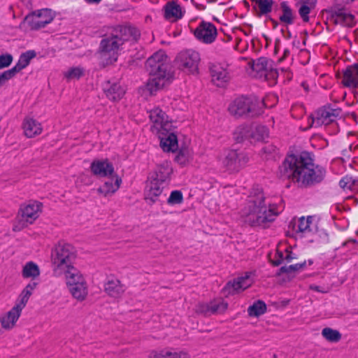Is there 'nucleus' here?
I'll use <instances>...</instances> for the list:
<instances>
[{
	"label": "nucleus",
	"instance_id": "f257e3e1",
	"mask_svg": "<svg viewBox=\"0 0 358 358\" xmlns=\"http://www.w3.org/2000/svg\"><path fill=\"white\" fill-rule=\"evenodd\" d=\"M283 178L292 179L301 186H310L321 182L326 175L325 169L314 163L310 153L287 156L280 166Z\"/></svg>",
	"mask_w": 358,
	"mask_h": 358
},
{
	"label": "nucleus",
	"instance_id": "f03ea898",
	"mask_svg": "<svg viewBox=\"0 0 358 358\" xmlns=\"http://www.w3.org/2000/svg\"><path fill=\"white\" fill-rule=\"evenodd\" d=\"M264 194L259 187L253 188L243 207L240 211L243 220L252 227H263L272 221L279 214L278 206L274 203H266Z\"/></svg>",
	"mask_w": 358,
	"mask_h": 358
},
{
	"label": "nucleus",
	"instance_id": "7ed1b4c3",
	"mask_svg": "<svg viewBox=\"0 0 358 358\" xmlns=\"http://www.w3.org/2000/svg\"><path fill=\"white\" fill-rule=\"evenodd\" d=\"M140 37L139 30L131 26H117L110 35L103 38L100 43V55L104 64L116 62L121 46L125 41H137Z\"/></svg>",
	"mask_w": 358,
	"mask_h": 358
},
{
	"label": "nucleus",
	"instance_id": "20e7f679",
	"mask_svg": "<svg viewBox=\"0 0 358 358\" xmlns=\"http://www.w3.org/2000/svg\"><path fill=\"white\" fill-rule=\"evenodd\" d=\"M145 67L152 76L147 82L145 90L150 94L169 85L173 78L168 57L164 51L155 52L146 61Z\"/></svg>",
	"mask_w": 358,
	"mask_h": 358
},
{
	"label": "nucleus",
	"instance_id": "39448f33",
	"mask_svg": "<svg viewBox=\"0 0 358 358\" xmlns=\"http://www.w3.org/2000/svg\"><path fill=\"white\" fill-rule=\"evenodd\" d=\"M272 106H268L266 100L260 99L255 96H241L229 104L228 110L231 115L237 117H253L261 115L264 107Z\"/></svg>",
	"mask_w": 358,
	"mask_h": 358
},
{
	"label": "nucleus",
	"instance_id": "423d86ee",
	"mask_svg": "<svg viewBox=\"0 0 358 358\" xmlns=\"http://www.w3.org/2000/svg\"><path fill=\"white\" fill-rule=\"evenodd\" d=\"M75 257V250L71 244L59 242L51 252V261L54 272L60 275L62 271L73 266V261Z\"/></svg>",
	"mask_w": 358,
	"mask_h": 358
},
{
	"label": "nucleus",
	"instance_id": "0eeeda50",
	"mask_svg": "<svg viewBox=\"0 0 358 358\" xmlns=\"http://www.w3.org/2000/svg\"><path fill=\"white\" fill-rule=\"evenodd\" d=\"M289 228L293 230L296 236L305 238L308 243L320 241L319 238L323 233L318 230L315 219L312 216L294 219L289 223Z\"/></svg>",
	"mask_w": 358,
	"mask_h": 358
},
{
	"label": "nucleus",
	"instance_id": "6e6552de",
	"mask_svg": "<svg viewBox=\"0 0 358 358\" xmlns=\"http://www.w3.org/2000/svg\"><path fill=\"white\" fill-rule=\"evenodd\" d=\"M249 157L244 151L236 150H225L220 157L221 165L229 172H237L243 169L248 162Z\"/></svg>",
	"mask_w": 358,
	"mask_h": 358
},
{
	"label": "nucleus",
	"instance_id": "1a4fd4ad",
	"mask_svg": "<svg viewBox=\"0 0 358 358\" xmlns=\"http://www.w3.org/2000/svg\"><path fill=\"white\" fill-rule=\"evenodd\" d=\"M42 203L38 201H30L21 206L20 214L21 218L13 225V229L19 231L28 224H32L40 215Z\"/></svg>",
	"mask_w": 358,
	"mask_h": 358
},
{
	"label": "nucleus",
	"instance_id": "9d476101",
	"mask_svg": "<svg viewBox=\"0 0 358 358\" xmlns=\"http://www.w3.org/2000/svg\"><path fill=\"white\" fill-rule=\"evenodd\" d=\"M200 55L194 50L180 52L176 57V63L178 69L187 73L194 74L198 71Z\"/></svg>",
	"mask_w": 358,
	"mask_h": 358
},
{
	"label": "nucleus",
	"instance_id": "9b49d317",
	"mask_svg": "<svg viewBox=\"0 0 358 358\" xmlns=\"http://www.w3.org/2000/svg\"><path fill=\"white\" fill-rule=\"evenodd\" d=\"M341 110L324 106L315 111L311 116L310 127H318L322 125L334 124L336 119L339 116Z\"/></svg>",
	"mask_w": 358,
	"mask_h": 358
},
{
	"label": "nucleus",
	"instance_id": "f8f14e48",
	"mask_svg": "<svg viewBox=\"0 0 358 358\" xmlns=\"http://www.w3.org/2000/svg\"><path fill=\"white\" fill-rule=\"evenodd\" d=\"M355 0H334L336 8L331 14V20L336 24L346 27H352L355 24V16L342 7L354 1Z\"/></svg>",
	"mask_w": 358,
	"mask_h": 358
},
{
	"label": "nucleus",
	"instance_id": "ddd939ff",
	"mask_svg": "<svg viewBox=\"0 0 358 358\" xmlns=\"http://www.w3.org/2000/svg\"><path fill=\"white\" fill-rule=\"evenodd\" d=\"M194 36L201 43L212 44L216 40L218 32L215 25L202 20L194 30Z\"/></svg>",
	"mask_w": 358,
	"mask_h": 358
},
{
	"label": "nucleus",
	"instance_id": "4468645a",
	"mask_svg": "<svg viewBox=\"0 0 358 358\" xmlns=\"http://www.w3.org/2000/svg\"><path fill=\"white\" fill-rule=\"evenodd\" d=\"M54 19V15L50 9L43 8L36 10L27 15L25 20L32 29H38L45 27Z\"/></svg>",
	"mask_w": 358,
	"mask_h": 358
},
{
	"label": "nucleus",
	"instance_id": "2eb2a0df",
	"mask_svg": "<svg viewBox=\"0 0 358 358\" xmlns=\"http://www.w3.org/2000/svg\"><path fill=\"white\" fill-rule=\"evenodd\" d=\"M149 117L153 123V128L160 134H164V131H168L171 127L168 116L159 108L157 107L150 110Z\"/></svg>",
	"mask_w": 358,
	"mask_h": 358
},
{
	"label": "nucleus",
	"instance_id": "dca6fc26",
	"mask_svg": "<svg viewBox=\"0 0 358 358\" xmlns=\"http://www.w3.org/2000/svg\"><path fill=\"white\" fill-rule=\"evenodd\" d=\"M22 310L15 305L6 313L0 315V333L11 330L16 324Z\"/></svg>",
	"mask_w": 358,
	"mask_h": 358
},
{
	"label": "nucleus",
	"instance_id": "f3484780",
	"mask_svg": "<svg viewBox=\"0 0 358 358\" xmlns=\"http://www.w3.org/2000/svg\"><path fill=\"white\" fill-rule=\"evenodd\" d=\"M252 273H246L244 275L228 282L224 289L228 294H234L235 292L245 290L252 285Z\"/></svg>",
	"mask_w": 358,
	"mask_h": 358
},
{
	"label": "nucleus",
	"instance_id": "a211bd4d",
	"mask_svg": "<svg viewBox=\"0 0 358 358\" xmlns=\"http://www.w3.org/2000/svg\"><path fill=\"white\" fill-rule=\"evenodd\" d=\"M341 84L348 88H358V62L348 66L343 71Z\"/></svg>",
	"mask_w": 358,
	"mask_h": 358
},
{
	"label": "nucleus",
	"instance_id": "6ab92c4d",
	"mask_svg": "<svg viewBox=\"0 0 358 358\" xmlns=\"http://www.w3.org/2000/svg\"><path fill=\"white\" fill-rule=\"evenodd\" d=\"M92 173L99 177H109L114 173V168L108 159L94 160L90 166Z\"/></svg>",
	"mask_w": 358,
	"mask_h": 358
},
{
	"label": "nucleus",
	"instance_id": "aec40b11",
	"mask_svg": "<svg viewBox=\"0 0 358 358\" xmlns=\"http://www.w3.org/2000/svg\"><path fill=\"white\" fill-rule=\"evenodd\" d=\"M227 308V303L222 299H217L209 303H201L197 311L205 315L222 313Z\"/></svg>",
	"mask_w": 358,
	"mask_h": 358
},
{
	"label": "nucleus",
	"instance_id": "412c9836",
	"mask_svg": "<svg viewBox=\"0 0 358 358\" xmlns=\"http://www.w3.org/2000/svg\"><path fill=\"white\" fill-rule=\"evenodd\" d=\"M172 172L173 169L171 163L165 161L156 166L155 173L151 176V178L168 185L171 180Z\"/></svg>",
	"mask_w": 358,
	"mask_h": 358
},
{
	"label": "nucleus",
	"instance_id": "4be33fe9",
	"mask_svg": "<svg viewBox=\"0 0 358 358\" xmlns=\"http://www.w3.org/2000/svg\"><path fill=\"white\" fill-rule=\"evenodd\" d=\"M22 127L24 135L27 138H34L38 136L43 131L41 124L36 120L30 117H24Z\"/></svg>",
	"mask_w": 358,
	"mask_h": 358
},
{
	"label": "nucleus",
	"instance_id": "5701e85b",
	"mask_svg": "<svg viewBox=\"0 0 358 358\" xmlns=\"http://www.w3.org/2000/svg\"><path fill=\"white\" fill-rule=\"evenodd\" d=\"M212 81L218 87L222 86L229 80V73L220 64L213 65L210 69Z\"/></svg>",
	"mask_w": 358,
	"mask_h": 358
},
{
	"label": "nucleus",
	"instance_id": "b1692460",
	"mask_svg": "<svg viewBox=\"0 0 358 358\" xmlns=\"http://www.w3.org/2000/svg\"><path fill=\"white\" fill-rule=\"evenodd\" d=\"M166 185L150 178L145 189V199L155 202Z\"/></svg>",
	"mask_w": 358,
	"mask_h": 358
},
{
	"label": "nucleus",
	"instance_id": "393cba45",
	"mask_svg": "<svg viewBox=\"0 0 358 358\" xmlns=\"http://www.w3.org/2000/svg\"><path fill=\"white\" fill-rule=\"evenodd\" d=\"M104 92L106 96L112 101H116L121 99L124 93L125 90L119 83H110V81L106 83L103 87Z\"/></svg>",
	"mask_w": 358,
	"mask_h": 358
},
{
	"label": "nucleus",
	"instance_id": "a878e982",
	"mask_svg": "<svg viewBox=\"0 0 358 358\" xmlns=\"http://www.w3.org/2000/svg\"><path fill=\"white\" fill-rule=\"evenodd\" d=\"M67 288L72 296L79 301H84L88 294L87 282L71 284L67 286Z\"/></svg>",
	"mask_w": 358,
	"mask_h": 358
},
{
	"label": "nucleus",
	"instance_id": "bb28decb",
	"mask_svg": "<svg viewBox=\"0 0 358 358\" xmlns=\"http://www.w3.org/2000/svg\"><path fill=\"white\" fill-rule=\"evenodd\" d=\"M160 146L165 152H175L178 147V138L175 134L168 133L164 136H159Z\"/></svg>",
	"mask_w": 358,
	"mask_h": 358
},
{
	"label": "nucleus",
	"instance_id": "cd10ccee",
	"mask_svg": "<svg viewBox=\"0 0 358 358\" xmlns=\"http://www.w3.org/2000/svg\"><path fill=\"white\" fill-rule=\"evenodd\" d=\"M280 9L282 13L279 17L280 21L286 25L292 24L294 22L296 15L288 2L282 1L280 3Z\"/></svg>",
	"mask_w": 358,
	"mask_h": 358
},
{
	"label": "nucleus",
	"instance_id": "c85d7f7f",
	"mask_svg": "<svg viewBox=\"0 0 358 358\" xmlns=\"http://www.w3.org/2000/svg\"><path fill=\"white\" fill-rule=\"evenodd\" d=\"M149 358H189V355L183 350H163L159 352L152 351L149 355Z\"/></svg>",
	"mask_w": 358,
	"mask_h": 358
},
{
	"label": "nucleus",
	"instance_id": "c756f323",
	"mask_svg": "<svg viewBox=\"0 0 358 358\" xmlns=\"http://www.w3.org/2000/svg\"><path fill=\"white\" fill-rule=\"evenodd\" d=\"M121 183L122 179L116 176L115 180L113 178H112L106 181L104 184L98 189V192L106 196L109 194H114L120 188Z\"/></svg>",
	"mask_w": 358,
	"mask_h": 358
},
{
	"label": "nucleus",
	"instance_id": "7c9ffc66",
	"mask_svg": "<svg viewBox=\"0 0 358 358\" xmlns=\"http://www.w3.org/2000/svg\"><path fill=\"white\" fill-rule=\"evenodd\" d=\"M65 275L66 286L74 283H81L86 282V280L80 271L74 266L62 271Z\"/></svg>",
	"mask_w": 358,
	"mask_h": 358
},
{
	"label": "nucleus",
	"instance_id": "2f4dec72",
	"mask_svg": "<svg viewBox=\"0 0 358 358\" xmlns=\"http://www.w3.org/2000/svg\"><path fill=\"white\" fill-rule=\"evenodd\" d=\"M105 291L112 297L117 298L124 292V289L116 278L108 279L105 284Z\"/></svg>",
	"mask_w": 358,
	"mask_h": 358
},
{
	"label": "nucleus",
	"instance_id": "473e14b6",
	"mask_svg": "<svg viewBox=\"0 0 358 358\" xmlns=\"http://www.w3.org/2000/svg\"><path fill=\"white\" fill-rule=\"evenodd\" d=\"M181 6L175 3L169 2L165 6L164 16L167 20H176L182 17Z\"/></svg>",
	"mask_w": 358,
	"mask_h": 358
},
{
	"label": "nucleus",
	"instance_id": "72a5a7b5",
	"mask_svg": "<svg viewBox=\"0 0 358 358\" xmlns=\"http://www.w3.org/2000/svg\"><path fill=\"white\" fill-rule=\"evenodd\" d=\"M36 57V52L34 50H29L22 53L18 59L17 63L10 69L16 74L23 69L26 68L30 63L31 59Z\"/></svg>",
	"mask_w": 358,
	"mask_h": 358
},
{
	"label": "nucleus",
	"instance_id": "f704fd0d",
	"mask_svg": "<svg viewBox=\"0 0 358 358\" xmlns=\"http://www.w3.org/2000/svg\"><path fill=\"white\" fill-rule=\"evenodd\" d=\"M270 64L268 59L265 57H260L253 61L252 64L253 76L262 79V76Z\"/></svg>",
	"mask_w": 358,
	"mask_h": 358
},
{
	"label": "nucleus",
	"instance_id": "c9c22d12",
	"mask_svg": "<svg viewBox=\"0 0 358 358\" xmlns=\"http://www.w3.org/2000/svg\"><path fill=\"white\" fill-rule=\"evenodd\" d=\"M36 285L37 283L35 282H29L21 292L15 305L23 310Z\"/></svg>",
	"mask_w": 358,
	"mask_h": 358
},
{
	"label": "nucleus",
	"instance_id": "e433bc0d",
	"mask_svg": "<svg viewBox=\"0 0 358 358\" xmlns=\"http://www.w3.org/2000/svg\"><path fill=\"white\" fill-rule=\"evenodd\" d=\"M250 138L254 141H264L268 137V129L263 125L250 126Z\"/></svg>",
	"mask_w": 358,
	"mask_h": 358
},
{
	"label": "nucleus",
	"instance_id": "4c0bfd02",
	"mask_svg": "<svg viewBox=\"0 0 358 358\" xmlns=\"http://www.w3.org/2000/svg\"><path fill=\"white\" fill-rule=\"evenodd\" d=\"M22 275L24 278L34 279L40 275L39 267L33 262H29L23 266Z\"/></svg>",
	"mask_w": 358,
	"mask_h": 358
},
{
	"label": "nucleus",
	"instance_id": "58836bf2",
	"mask_svg": "<svg viewBox=\"0 0 358 358\" xmlns=\"http://www.w3.org/2000/svg\"><path fill=\"white\" fill-rule=\"evenodd\" d=\"M322 337L329 342L338 343L342 338L341 334L336 329L325 327L322 330Z\"/></svg>",
	"mask_w": 358,
	"mask_h": 358
},
{
	"label": "nucleus",
	"instance_id": "ea45409f",
	"mask_svg": "<svg viewBox=\"0 0 358 358\" xmlns=\"http://www.w3.org/2000/svg\"><path fill=\"white\" fill-rule=\"evenodd\" d=\"M256 3L258 8V14L259 15H266L272 10L273 1V0H251Z\"/></svg>",
	"mask_w": 358,
	"mask_h": 358
},
{
	"label": "nucleus",
	"instance_id": "a19ab883",
	"mask_svg": "<svg viewBox=\"0 0 358 358\" xmlns=\"http://www.w3.org/2000/svg\"><path fill=\"white\" fill-rule=\"evenodd\" d=\"M85 74V69L81 66H73L64 72L66 80H78Z\"/></svg>",
	"mask_w": 358,
	"mask_h": 358
},
{
	"label": "nucleus",
	"instance_id": "79ce46f5",
	"mask_svg": "<svg viewBox=\"0 0 358 358\" xmlns=\"http://www.w3.org/2000/svg\"><path fill=\"white\" fill-rule=\"evenodd\" d=\"M266 310V306L262 301H257L255 302L252 306H249L248 313L250 316L259 317Z\"/></svg>",
	"mask_w": 358,
	"mask_h": 358
},
{
	"label": "nucleus",
	"instance_id": "37998d69",
	"mask_svg": "<svg viewBox=\"0 0 358 358\" xmlns=\"http://www.w3.org/2000/svg\"><path fill=\"white\" fill-rule=\"evenodd\" d=\"M234 138L238 143L250 138V126L241 125L238 127L234 132Z\"/></svg>",
	"mask_w": 358,
	"mask_h": 358
},
{
	"label": "nucleus",
	"instance_id": "c03bdc74",
	"mask_svg": "<svg viewBox=\"0 0 358 358\" xmlns=\"http://www.w3.org/2000/svg\"><path fill=\"white\" fill-rule=\"evenodd\" d=\"M192 159V152L188 148H181L176 157L177 163L182 166L188 164Z\"/></svg>",
	"mask_w": 358,
	"mask_h": 358
},
{
	"label": "nucleus",
	"instance_id": "a18cd8bd",
	"mask_svg": "<svg viewBox=\"0 0 358 358\" xmlns=\"http://www.w3.org/2000/svg\"><path fill=\"white\" fill-rule=\"evenodd\" d=\"M278 77V71L275 69H273L272 67L271 64L269 65V66L266 70L265 73L262 76V78L264 80H267L270 82L271 84H273L275 83V80H277Z\"/></svg>",
	"mask_w": 358,
	"mask_h": 358
},
{
	"label": "nucleus",
	"instance_id": "49530a36",
	"mask_svg": "<svg viewBox=\"0 0 358 358\" xmlns=\"http://www.w3.org/2000/svg\"><path fill=\"white\" fill-rule=\"evenodd\" d=\"M183 201V195L180 190H173L167 199V203L171 206L180 204Z\"/></svg>",
	"mask_w": 358,
	"mask_h": 358
},
{
	"label": "nucleus",
	"instance_id": "de8ad7c7",
	"mask_svg": "<svg viewBox=\"0 0 358 358\" xmlns=\"http://www.w3.org/2000/svg\"><path fill=\"white\" fill-rule=\"evenodd\" d=\"M306 266V261H303L301 263L292 264L288 266H282L281 271L285 272V273H291L292 271L302 270Z\"/></svg>",
	"mask_w": 358,
	"mask_h": 358
},
{
	"label": "nucleus",
	"instance_id": "09e8293b",
	"mask_svg": "<svg viewBox=\"0 0 358 358\" xmlns=\"http://www.w3.org/2000/svg\"><path fill=\"white\" fill-rule=\"evenodd\" d=\"M313 8L300 6L299 8V14L304 22H308L310 20L309 14Z\"/></svg>",
	"mask_w": 358,
	"mask_h": 358
},
{
	"label": "nucleus",
	"instance_id": "8fccbe9b",
	"mask_svg": "<svg viewBox=\"0 0 358 358\" xmlns=\"http://www.w3.org/2000/svg\"><path fill=\"white\" fill-rule=\"evenodd\" d=\"M13 61V57L10 54L0 55V69L8 66Z\"/></svg>",
	"mask_w": 358,
	"mask_h": 358
},
{
	"label": "nucleus",
	"instance_id": "3c124183",
	"mask_svg": "<svg viewBox=\"0 0 358 358\" xmlns=\"http://www.w3.org/2000/svg\"><path fill=\"white\" fill-rule=\"evenodd\" d=\"M15 73L11 69L7 70L0 74V87L3 86L5 83L15 76Z\"/></svg>",
	"mask_w": 358,
	"mask_h": 358
},
{
	"label": "nucleus",
	"instance_id": "603ef678",
	"mask_svg": "<svg viewBox=\"0 0 358 358\" xmlns=\"http://www.w3.org/2000/svg\"><path fill=\"white\" fill-rule=\"evenodd\" d=\"M352 185V178L344 177L339 182V186L343 189H349Z\"/></svg>",
	"mask_w": 358,
	"mask_h": 358
},
{
	"label": "nucleus",
	"instance_id": "864d4df0",
	"mask_svg": "<svg viewBox=\"0 0 358 358\" xmlns=\"http://www.w3.org/2000/svg\"><path fill=\"white\" fill-rule=\"evenodd\" d=\"M285 250L284 252L277 250L275 254V259L273 260V264L275 266H278L283 263L284 262H286V259L285 258Z\"/></svg>",
	"mask_w": 358,
	"mask_h": 358
},
{
	"label": "nucleus",
	"instance_id": "5fc2aeb1",
	"mask_svg": "<svg viewBox=\"0 0 358 358\" xmlns=\"http://www.w3.org/2000/svg\"><path fill=\"white\" fill-rule=\"evenodd\" d=\"M299 3L301 6L314 9L317 4V0H301Z\"/></svg>",
	"mask_w": 358,
	"mask_h": 358
},
{
	"label": "nucleus",
	"instance_id": "6e6d98bb",
	"mask_svg": "<svg viewBox=\"0 0 358 358\" xmlns=\"http://www.w3.org/2000/svg\"><path fill=\"white\" fill-rule=\"evenodd\" d=\"M285 258L287 262H291L293 259H295L294 255L288 249L285 250Z\"/></svg>",
	"mask_w": 358,
	"mask_h": 358
},
{
	"label": "nucleus",
	"instance_id": "4d7b16f0",
	"mask_svg": "<svg viewBox=\"0 0 358 358\" xmlns=\"http://www.w3.org/2000/svg\"><path fill=\"white\" fill-rule=\"evenodd\" d=\"M88 3H94V4H98L102 0H85Z\"/></svg>",
	"mask_w": 358,
	"mask_h": 358
},
{
	"label": "nucleus",
	"instance_id": "13d9d810",
	"mask_svg": "<svg viewBox=\"0 0 358 358\" xmlns=\"http://www.w3.org/2000/svg\"><path fill=\"white\" fill-rule=\"evenodd\" d=\"M284 55H285V56L289 55V50H287V49L285 50H284Z\"/></svg>",
	"mask_w": 358,
	"mask_h": 358
},
{
	"label": "nucleus",
	"instance_id": "bf43d9fd",
	"mask_svg": "<svg viewBox=\"0 0 358 358\" xmlns=\"http://www.w3.org/2000/svg\"><path fill=\"white\" fill-rule=\"evenodd\" d=\"M271 98L273 99V101H276L277 97L275 95L271 96Z\"/></svg>",
	"mask_w": 358,
	"mask_h": 358
},
{
	"label": "nucleus",
	"instance_id": "052dcab7",
	"mask_svg": "<svg viewBox=\"0 0 358 358\" xmlns=\"http://www.w3.org/2000/svg\"><path fill=\"white\" fill-rule=\"evenodd\" d=\"M311 288H312V289H315V290H316V291H317V292H320V290H319V289H318V287H311Z\"/></svg>",
	"mask_w": 358,
	"mask_h": 358
},
{
	"label": "nucleus",
	"instance_id": "680f3d73",
	"mask_svg": "<svg viewBox=\"0 0 358 358\" xmlns=\"http://www.w3.org/2000/svg\"><path fill=\"white\" fill-rule=\"evenodd\" d=\"M348 242L357 243V241L355 239H350L348 241Z\"/></svg>",
	"mask_w": 358,
	"mask_h": 358
},
{
	"label": "nucleus",
	"instance_id": "e2e57ef3",
	"mask_svg": "<svg viewBox=\"0 0 358 358\" xmlns=\"http://www.w3.org/2000/svg\"><path fill=\"white\" fill-rule=\"evenodd\" d=\"M308 263H309V264H308L309 265H311V264H313V261H312V260H309V261H308Z\"/></svg>",
	"mask_w": 358,
	"mask_h": 358
},
{
	"label": "nucleus",
	"instance_id": "0e129e2a",
	"mask_svg": "<svg viewBox=\"0 0 358 358\" xmlns=\"http://www.w3.org/2000/svg\"><path fill=\"white\" fill-rule=\"evenodd\" d=\"M273 358H278L275 355H273Z\"/></svg>",
	"mask_w": 358,
	"mask_h": 358
}]
</instances>
